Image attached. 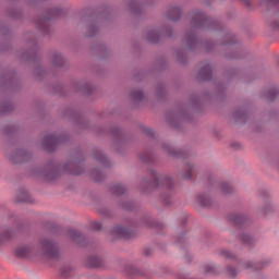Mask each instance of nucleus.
Segmentation results:
<instances>
[{"mask_svg": "<svg viewBox=\"0 0 279 279\" xmlns=\"http://www.w3.org/2000/svg\"><path fill=\"white\" fill-rule=\"evenodd\" d=\"M37 251L39 256H45L46 258H58L60 256V246L49 238L39 240Z\"/></svg>", "mask_w": 279, "mask_h": 279, "instance_id": "1", "label": "nucleus"}, {"mask_svg": "<svg viewBox=\"0 0 279 279\" xmlns=\"http://www.w3.org/2000/svg\"><path fill=\"white\" fill-rule=\"evenodd\" d=\"M16 256L20 258H35L39 256L38 248L35 244H24L15 250Z\"/></svg>", "mask_w": 279, "mask_h": 279, "instance_id": "2", "label": "nucleus"}, {"mask_svg": "<svg viewBox=\"0 0 279 279\" xmlns=\"http://www.w3.org/2000/svg\"><path fill=\"white\" fill-rule=\"evenodd\" d=\"M110 235L113 236V239H134L136 233L121 225H117L111 229Z\"/></svg>", "mask_w": 279, "mask_h": 279, "instance_id": "3", "label": "nucleus"}, {"mask_svg": "<svg viewBox=\"0 0 279 279\" xmlns=\"http://www.w3.org/2000/svg\"><path fill=\"white\" fill-rule=\"evenodd\" d=\"M85 265L89 269H101L106 267V259L101 255H92L85 259Z\"/></svg>", "mask_w": 279, "mask_h": 279, "instance_id": "4", "label": "nucleus"}, {"mask_svg": "<svg viewBox=\"0 0 279 279\" xmlns=\"http://www.w3.org/2000/svg\"><path fill=\"white\" fill-rule=\"evenodd\" d=\"M123 274H125L129 278H142V276H145L143 271H141L132 264L124 266Z\"/></svg>", "mask_w": 279, "mask_h": 279, "instance_id": "5", "label": "nucleus"}, {"mask_svg": "<svg viewBox=\"0 0 279 279\" xmlns=\"http://www.w3.org/2000/svg\"><path fill=\"white\" fill-rule=\"evenodd\" d=\"M35 180L39 184H58V182H60V177H58V175H37Z\"/></svg>", "mask_w": 279, "mask_h": 279, "instance_id": "6", "label": "nucleus"}, {"mask_svg": "<svg viewBox=\"0 0 279 279\" xmlns=\"http://www.w3.org/2000/svg\"><path fill=\"white\" fill-rule=\"evenodd\" d=\"M16 202L23 203L25 202L26 204H34L36 202L32 195H29L28 191L25 190H20L16 194Z\"/></svg>", "mask_w": 279, "mask_h": 279, "instance_id": "7", "label": "nucleus"}, {"mask_svg": "<svg viewBox=\"0 0 279 279\" xmlns=\"http://www.w3.org/2000/svg\"><path fill=\"white\" fill-rule=\"evenodd\" d=\"M197 202L201 206H205V208L213 206V198L206 194H199L197 196Z\"/></svg>", "mask_w": 279, "mask_h": 279, "instance_id": "8", "label": "nucleus"}, {"mask_svg": "<svg viewBox=\"0 0 279 279\" xmlns=\"http://www.w3.org/2000/svg\"><path fill=\"white\" fill-rule=\"evenodd\" d=\"M68 238L74 243H80L82 241V233L75 229H68Z\"/></svg>", "mask_w": 279, "mask_h": 279, "instance_id": "9", "label": "nucleus"}, {"mask_svg": "<svg viewBox=\"0 0 279 279\" xmlns=\"http://www.w3.org/2000/svg\"><path fill=\"white\" fill-rule=\"evenodd\" d=\"M201 77L203 80H210L213 77V69L210 68V64H206L199 72Z\"/></svg>", "mask_w": 279, "mask_h": 279, "instance_id": "10", "label": "nucleus"}, {"mask_svg": "<svg viewBox=\"0 0 279 279\" xmlns=\"http://www.w3.org/2000/svg\"><path fill=\"white\" fill-rule=\"evenodd\" d=\"M125 191H128V189H125V185L121 184H113L110 187V192L112 193V195H123Z\"/></svg>", "mask_w": 279, "mask_h": 279, "instance_id": "11", "label": "nucleus"}, {"mask_svg": "<svg viewBox=\"0 0 279 279\" xmlns=\"http://www.w3.org/2000/svg\"><path fill=\"white\" fill-rule=\"evenodd\" d=\"M0 235L2 236V241L5 243L14 236V229L7 228L0 233Z\"/></svg>", "mask_w": 279, "mask_h": 279, "instance_id": "12", "label": "nucleus"}, {"mask_svg": "<svg viewBox=\"0 0 279 279\" xmlns=\"http://www.w3.org/2000/svg\"><path fill=\"white\" fill-rule=\"evenodd\" d=\"M89 230H93L94 232H101L104 230V223L97 221V220H92L88 223Z\"/></svg>", "mask_w": 279, "mask_h": 279, "instance_id": "13", "label": "nucleus"}, {"mask_svg": "<svg viewBox=\"0 0 279 279\" xmlns=\"http://www.w3.org/2000/svg\"><path fill=\"white\" fill-rule=\"evenodd\" d=\"M220 191H221L222 195H230V194L234 193V190L228 183H221Z\"/></svg>", "mask_w": 279, "mask_h": 279, "instance_id": "14", "label": "nucleus"}, {"mask_svg": "<svg viewBox=\"0 0 279 279\" xmlns=\"http://www.w3.org/2000/svg\"><path fill=\"white\" fill-rule=\"evenodd\" d=\"M44 143L46 147H49L51 145H58V137H56V135H48L45 137Z\"/></svg>", "mask_w": 279, "mask_h": 279, "instance_id": "15", "label": "nucleus"}, {"mask_svg": "<svg viewBox=\"0 0 279 279\" xmlns=\"http://www.w3.org/2000/svg\"><path fill=\"white\" fill-rule=\"evenodd\" d=\"M204 19H206V15L202 12H197L193 17V23H198V25H202L204 23Z\"/></svg>", "mask_w": 279, "mask_h": 279, "instance_id": "16", "label": "nucleus"}, {"mask_svg": "<svg viewBox=\"0 0 279 279\" xmlns=\"http://www.w3.org/2000/svg\"><path fill=\"white\" fill-rule=\"evenodd\" d=\"M240 241L244 243V245H252L254 243V239L250 236L248 234H242L240 235Z\"/></svg>", "mask_w": 279, "mask_h": 279, "instance_id": "17", "label": "nucleus"}, {"mask_svg": "<svg viewBox=\"0 0 279 279\" xmlns=\"http://www.w3.org/2000/svg\"><path fill=\"white\" fill-rule=\"evenodd\" d=\"M172 14H174V15H172ZM172 14L170 13L168 15L170 21H178L180 19V9H178V8L172 9Z\"/></svg>", "mask_w": 279, "mask_h": 279, "instance_id": "18", "label": "nucleus"}, {"mask_svg": "<svg viewBox=\"0 0 279 279\" xmlns=\"http://www.w3.org/2000/svg\"><path fill=\"white\" fill-rule=\"evenodd\" d=\"M75 271V268L73 267H64L62 270H61V274L62 276H64L65 278H69V276H71V274H73Z\"/></svg>", "mask_w": 279, "mask_h": 279, "instance_id": "19", "label": "nucleus"}, {"mask_svg": "<svg viewBox=\"0 0 279 279\" xmlns=\"http://www.w3.org/2000/svg\"><path fill=\"white\" fill-rule=\"evenodd\" d=\"M99 215H102L104 217H112V211L106 207H100L98 209Z\"/></svg>", "mask_w": 279, "mask_h": 279, "instance_id": "20", "label": "nucleus"}, {"mask_svg": "<svg viewBox=\"0 0 279 279\" xmlns=\"http://www.w3.org/2000/svg\"><path fill=\"white\" fill-rule=\"evenodd\" d=\"M203 274H217V269L211 265H205L203 266Z\"/></svg>", "mask_w": 279, "mask_h": 279, "instance_id": "21", "label": "nucleus"}, {"mask_svg": "<svg viewBox=\"0 0 279 279\" xmlns=\"http://www.w3.org/2000/svg\"><path fill=\"white\" fill-rule=\"evenodd\" d=\"M165 180L167 186H169V179L167 177H163V179H160V177H156L154 182H153V186H160V181Z\"/></svg>", "mask_w": 279, "mask_h": 279, "instance_id": "22", "label": "nucleus"}, {"mask_svg": "<svg viewBox=\"0 0 279 279\" xmlns=\"http://www.w3.org/2000/svg\"><path fill=\"white\" fill-rule=\"evenodd\" d=\"M230 221H233L234 223H241V215L239 214H231L229 216Z\"/></svg>", "mask_w": 279, "mask_h": 279, "instance_id": "23", "label": "nucleus"}, {"mask_svg": "<svg viewBox=\"0 0 279 279\" xmlns=\"http://www.w3.org/2000/svg\"><path fill=\"white\" fill-rule=\"evenodd\" d=\"M92 182H96V184H99V182H104L106 180V177L104 175H92Z\"/></svg>", "mask_w": 279, "mask_h": 279, "instance_id": "24", "label": "nucleus"}, {"mask_svg": "<svg viewBox=\"0 0 279 279\" xmlns=\"http://www.w3.org/2000/svg\"><path fill=\"white\" fill-rule=\"evenodd\" d=\"M227 275L229 276V278H235L236 269L234 267H228L227 268Z\"/></svg>", "mask_w": 279, "mask_h": 279, "instance_id": "25", "label": "nucleus"}, {"mask_svg": "<svg viewBox=\"0 0 279 279\" xmlns=\"http://www.w3.org/2000/svg\"><path fill=\"white\" fill-rule=\"evenodd\" d=\"M220 254H221V256H223L225 258H232V257H233L232 253H230V251H228V250H222V251L220 252Z\"/></svg>", "mask_w": 279, "mask_h": 279, "instance_id": "26", "label": "nucleus"}, {"mask_svg": "<svg viewBox=\"0 0 279 279\" xmlns=\"http://www.w3.org/2000/svg\"><path fill=\"white\" fill-rule=\"evenodd\" d=\"M132 97L135 99H143V92L142 90L133 92Z\"/></svg>", "mask_w": 279, "mask_h": 279, "instance_id": "27", "label": "nucleus"}, {"mask_svg": "<svg viewBox=\"0 0 279 279\" xmlns=\"http://www.w3.org/2000/svg\"><path fill=\"white\" fill-rule=\"evenodd\" d=\"M193 169L194 167L192 165H187V168H186L187 175H192V173H194Z\"/></svg>", "mask_w": 279, "mask_h": 279, "instance_id": "28", "label": "nucleus"}, {"mask_svg": "<svg viewBox=\"0 0 279 279\" xmlns=\"http://www.w3.org/2000/svg\"><path fill=\"white\" fill-rule=\"evenodd\" d=\"M149 43H158V34L155 33V38L148 37Z\"/></svg>", "mask_w": 279, "mask_h": 279, "instance_id": "29", "label": "nucleus"}, {"mask_svg": "<svg viewBox=\"0 0 279 279\" xmlns=\"http://www.w3.org/2000/svg\"><path fill=\"white\" fill-rule=\"evenodd\" d=\"M15 230H17L19 232L23 231V223H17V226L15 227Z\"/></svg>", "mask_w": 279, "mask_h": 279, "instance_id": "30", "label": "nucleus"}, {"mask_svg": "<svg viewBox=\"0 0 279 279\" xmlns=\"http://www.w3.org/2000/svg\"><path fill=\"white\" fill-rule=\"evenodd\" d=\"M250 268H252V262H247V263L245 264V269H250Z\"/></svg>", "mask_w": 279, "mask_h": 279, "instance_id": "31", "label": "nucleus"}, {"mask_svg": "<svg viewBox=\"0 0 279 279\" xmlns=\"http://www.w3.org/2000/svg\"><path fill=\"white\" fill-rule=\"evenodd\" d=\"M165 204H166V206H171V199L167 198V199L165 201Z\"/></svg>", "mask_w": 279, "mask_h": 279, "instance_id": "32", "label": "nucleus"}, {"mask_svg": "<svg viewBox=\"0 0 279 279\" xmlns=\"http://www.w3.org/2000/svg\"><path fill=\"white\" fill-rule=\"evenodd\" d=\"M270 95H276V89H272V90L270 92Z\"/></svg>", "mask_w": 279, "mask_h": 279, "instance_id": "33", "label": "nucleus"}, {"mask_svg": "<svg viewBox=\"0 0 279 279\" xmlns=\"http://www.w3.org/2000/svg\"><path fill=\"white\" fill-rule=\"evenodd\" d=\"M57 60H62V57L61 56H57Z\"/></svg>", "mask_w": 279, "mask_h": 279, "instance_id": "34", "label": "nucleus"}, {"mask_svg": "<svg viewBox=\"0 0 279 279\" xmlns=\"http://www.w3.org/2000/svg\"><path fill=\"white\" fill-rule=\"evenodd\" d=\"M184 180H191V177H184Z\"/></svg>", "mask_w": 279, "mask_h": 279, "instance_id": "35", "label": "nucleus"}, {"mask_svg": "<svg viewBox=\"0 0 279 279\" xmlns=\"http://www.w3.org/2000/svg\"><path fill=\"white\" fill-rule=\"evenodd\" d=\"M275 26H276L277 28H279V23H275Z\"/></svg>", "mask_w": 279, "mask_h": 279, "instance_id": "36", "label": "nucleus"}, {"mask_svg": "<svg viewBox=\"0 0 279 279\" xmlns=\"http://www.w3.org/2000/svg\"><path fill=\"white\" fill-rule=\"evenodd\" d=\"M270 1H279V0H270Z\"/></svg>", "mask_w": 279, "mask_h": 279, "instance_id": "37", "label": "nucleus"}]
</instances>
